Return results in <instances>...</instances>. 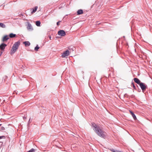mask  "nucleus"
<instances>
[{
	"label": "nucleus",
	"instance_id": "1",
	"mask_svg": "<svg viewBox=\"0 0 152 152\" xmlns=\"http://www.w3.org/2000/svg\"><path fill=\"white\" fill-rule=\"evenodd\" d=\"M92 126L93 130L99 136L104 139L105 138L106 133L99 126L93 123L92 124Z\"/></svg>",
	"mask_w": 152,
	"mask_h": 152
},
{
	"label": "nucleus",
	"instance_id": "2",
	"mask_svg": "<svg viewBox=\"0 0 152 152\" xmlns=\"http://www.w3.org/2000/svg\"><path fill=\"white\" fill-rule=\"evenodd\" d=\"M20 44V42L19 41H18L15 42L13 45L11 49V55L13 54L18 48Z\"/></svg>",
	"mask_w": 152,
	"mask_h": 152
},
{
	"label": "nucleus",
	"instance_id": "3",
	"mask_svg": "<svg viewBox=\"0 0 152 152\" xmlns=\"http://www.w3.org/2000/svg\"><path fill=\"white\" fill-rule=\"evenodd\" d=\"M139 85L143 92L146 89L147 87V86L145 85L144 83L142 82H141Z\"/></svg>",
	"mask_w": 152,
	"mask_h": 152
},
{
	"label": "nucleus",
	"instance_id": "4",
	"mask_svg": "<svg viewBox=\"0 0 152 152\" xmlns=\"http://www.w3.org/2000/svg\"><path fill=\"white\" fill-rule=\"evenodd\" d=\"M58 34L59 35L61 36H65L66 34L65 31L63 30H60L58 32Z\"/></svg>",
	"mask_w": 152,
	"mask_h": 152
},
{
	"label": "nucleus",
	"instance_id": "5",
	"mask_svg": "<svg viewBox=\"0 0 152 152\" xmlns=\"http://www.w3.org/2000/svg\"><path fill=\"white\" fill-rule=\"evenodd\" d=\"M69 55V51L67 50L65 51L61 55V57L62 58L65 57L66 56H67Z\"/></svg>",
	"mask_w": 152,
	"mask_h": 152
},
{
	"label": "nucleus",
	"instance_id": "6",
	"mask_svg": "<svg viewBox=\"0 0 152 152\" xmlns=\"http://www.w3.org/2000/svg\"><path fill=\"white\" fill-rule=\"evenodd\" d=\"M7 46V45L4 43H2L0 45V49L1 50H4L5 47Z\"/></svg>",
	"mask_w": 152,
	"mask_h": 152
},
{
	"label": "nucleus",
	"instance_id": "7",
	"mask_svg": "<svg viewBox=\"0 0 152 152\" xmlns=\"http://www.w3.org/2000/svg\"><path fill=\"white\" fill-rule=\"evenodd\" d=\"M9 39V36H8L7 35H6L5 36L3 37L2 41V42H5V41H7Z\"/></svg>",
	"mask_w": 152,
	"mask_h": 152
},
{
	"label": "nucleus",
	"instance_id": "8",
	"mask_svg": "<svg viewBox=\"0 0 152 152\" xmlns=\"http://www.w3.org/2000/svg\"><path fill=\"white\" fill-rule=\"evenodd\" d=\"M134 81L137 84L139 85L141 82H140V80L137 78H134Z\"/></svg>",
	"mask_w": 152,
	"mask_h": 152
},
{
	"label": "nucleus",
	"instance_id": "9",
	"mask_svg": "<svg viewBox=\"0 0 152 152\" xmlns=\"http://www.w3.org/2000/svg\"><path fill=\"white\" fill-rule=\"evenodd\" d=\"M38 8L37 6L35 7L34 8H33L31 9V10H32L31 12V14H33V13L35 12L36 11Z\"/></svg>",
	"mask_w": 152,
	"mask_h": 152
},
{
	"label": "nucleus",
	"instance_id": "10",
	"mask_svg": "<svg viewBox=\"0 0 152 152\" xmlns=\"http://www.w3.org/2000/svg\"><path fill=\"white\" fill-rule=\"evenodd\" d=\"M129 112L131 114V115H132L134 119L135 120L137 119L135 115V114H134V113H133V112L132 111H131L130 110H129Z\"/></svg>",
	"mask_w": 152,
	"mask_h": 152
},
{
	"label": "nucleus",
	"instance_id": "11",
	"mask_svg": "<svg viewBox=\"0 0 152 152\" xmlns=\"http://www.w3.org/2000/svg\"><path fill=\"white\" fill-rule=\"evenodd\" d=\"M27 28L28 30H33V28L30 23L28 24Z\"/></svg>",
	"mask_w": 152,
	"mask_h": 152
},
{
	"label": "nucleus",
	"instance_id": "12",
	"mask_svg": "<svg viewBox=\"0 0 152 152\" xmlns=\"http://www.w3.org/2000/svg\"><path fill=\"white\" fill-rule=\"evenodd\" d=\"M23 43L25 44V45L26 47L30 45V43L29 41L24 42H23Z\"/></svg>",
	"mask_w": 152,
	"mask_h": 152
},
{
	"label": "nucleus",
	"instance_id": "13",
	"mask_svg": "<svg viewBox=\"0 0 152 152\" xmlns=\"http://www.w3.org/2000/svg\"><path fill=\"white\" fill-rule=\"evenodd\" d=\"M83 13V10H79L77 12V15H80L82 14Z\"/></svg>",
	"mask_w": 152,
	"mask_h": 152
},
{
	"label": "nucleus",
	"instance_id": "14",
	"mask_svg": "<svg viewBox=\"0 0 152 152\" xmlns=\"http://www.w3.org/2000/svg\"><path fill=\"white\" fill-rule=\"evenodd\" d=\"M16 36V34H13V33H11L9 35V37L11 38H12L15 37Z\"/></svg>",
	"mask_w": 152,
	"mask_h": 152
},
{
	"label": "nucleus",
	"instance_id": "15",
	"mask_svg": "<svg viewBox=\"0 0 152 152\" xmlns=\"http://www.w3.org/2000/svg\"><path fill=\"white\" fill-rule=\"evenodd\" d=\"M41 22L39 21H37L36 22V25L38 26H40Z\"/></svg>",
	"mask_w": 152,
	"mask_h": 152
},
{
	"label": "nucleus",
	"instance_id": "16",
	"mask_svg": "<svg viewBox=\"0 0 152 152\" xmlns=\"http://www.w3.org/2000/svg\"><path fill=\"white\" fill-rule=\"evenodd\" d=\"M0 27L5 28L6 27V26L3 23H0Z\"/></svg>",
	"mask_w": 152,
	"mask_h": 152
},
{
	"label": "nucleus",
	"instance_id": "17",
	"mask_svg": "<svg viewBox=\"0 0 152 152\" xmlns=\"http://www.w3.org/2000/svg\"><path fill=\"white\" fill-rule=\"evenodd\" d=\"M39 48V47L38 46V45H37V46L35 48L34 50L36 51H37Z\"/></svg>",
	"mask_w": 152,
	"mask_h": 152
},
{
	"label": "nucleus",
	"instance_id": "18",
	"mask_svg": "<svg viewBox=\"0 0 152 152\" xmlns=\"http://www.w3.org/2000/svg\"><path fill=\"white\" fill-rule=\"evenodd\" d=\"M5 129L4 127L3 126H1L0 127V131H2L4 130Z\"/></svg>",
	"mask_w": 152,
	"mask_h": 152
},
{
	"label": "nucleus",
	"instance_id": "19",
	"mask_svg": "<svg viewBox=\"0 0 152 152\" xmlns=\"http://www.w3.org/2000/svg\"><path fill=\"white\" fill-rule=\"evenodd\" d=\"M35 151V150L34 148H32L28 151V152H34Z\"/></svg>",
	"mask_w": 152,
	"mask_h": 152
},
{
	"label": "nucleus",
	"instance_id": "20",
	"mask_svg": "<svg viewBox=\"0 0 152 152\" xmlns=\"http://www.w3.org/2000/svg\"><path fill=\"white\" fill-rule=\"evenodd\" d=\"M131 85H132L133 86V87L134 88V89H136V87L134 85V83L133 82H132V83H131Z\"/></svg>",
	"mask_w": 152,
	"mask_h": 152
},
{
	"label": "nucleus",
	"instance_id": "21",
	"mask_svg": "<svg viewBox=\"0 0 152 152\" xmlns=\"http://www.w3.org/2000/svg\"><path fill=\"white\" fill-rule=\"evenodd\" d=\"M111 151H112L113 152H118V150H114L113 149H112L111 150Z\"/></svg>",
	"mask_w": 152,
	"mask_h": 152
},
{
	"label": "nucleus",
	"instance_id": "22",
	"mask_svg": "<svg viewBox=\"0 0 152 152\" xmlns=\"http://www.w3.org/2000/svg\"><path fill=\"white\" fill-rule=\"evenodd\" d=\"M75 48L74 47H73V46H70L69 48V50H70V48H72V50H74V49H74Z\"/></svg>",
	"mask_w": 152,
	"mask_h": 152
},
{
	"label": "nucleus",
	"instance_id": "23",
	"mask_svg": "<svg viewBox=\"0 0 152 152\" xmlns=\"http://www.w3.org/2000/svg\"><path fill=\"white\" fill-rule=\"evenodd\" d=\"M5 136H0V139H1L3 138H5Z\"/></svg>",
	"mask_w": 152,
	"mask_h": 152
},
{
	"label": "nucleus",
	"instance_id": "24",
	"mask_svg": "<svg viewBox=\"0 0 152 152\" xmlns=\"http://www.w3.org/2000/svg\"><path fill=\"white\" fill-rule=\"evenodd\" d=\"M61 22V21H59L57 23V26H58L59 25V22Z\"/></svg>",
	"mask_w": 152,
	"mask_h": 152
},
{
	"label": "nucleus",
	"instance_id": "25",
	"mask_svg": "<svg viewBox=\"0 0 152 152\" xmlns=\"http://www.w3.org/2000/svg\"><path fill=\"white\" fill-rule=\"evenodd\" d=\"M30 118L29 121H28V124H29V123H30Z\"/></svg>",
	"mask_w": 152,
	"mask_h": 152
},
{
	"label": "nucleus",
	"instance_id": "26",
	"mask_svg": "<svg viewBox=\"0 0 152 152\" xmlns=\"http://www.w3.org/2000/svg\"><path fill=\"white\" fill-rule=\"evenodd\" d=\"M2 53H3L2 52H1L0 53V56L1 55H2Z\"/></svg>",
	"mask_w": 152,
	"mask_h": 152
},
{
	"label": "nucleus",
	"instance_id": "27",
	"mask_svg": "<svg viewBox=\"0 0 152 152\" xmlns=\"http://www.w3.org/2000/svg\"><path fill=\"white\" fill-rule=\"evenodd\" d=\"M23 119H26V117H23Z\"/></svg>",
	"mask_w": 152,
	"mask_h": 152
},
{
	"label": "nucleus",
	"instance_id": "28",
	"mask_svg": "<svg viewBox=\"0 0 152 152\" xmlns=\"http://www.w3.org/2000/svg\"><path fill=\"white\" fill-rule=\"evenodd\" d=\"M2 124H0V126H1Z\"/></svg>",
	"mask_w": 152,
	"mask_h": 152
},
{
	"label": "nucleus",
	"instance_id": "29",
	"mask_svg": "<svg viewBox=\"0 0 152 152\" xmlns=\"http://www.w3.org/2000/svg\"><path fill=\"white\" fill-rule=\"evenodd\" d=\"M50 38V39L51 38V37H49Z\"/></svg>",
	"mask_w": 152,
	"mask_h": 152
}]
</instances>
